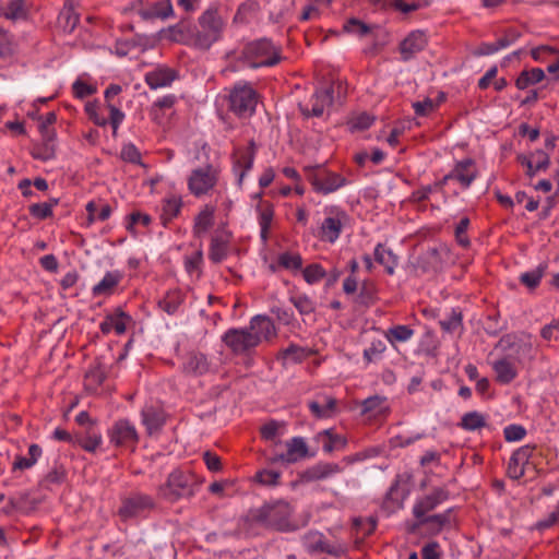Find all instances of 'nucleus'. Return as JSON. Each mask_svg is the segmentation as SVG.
Returning <instances> with one entry per match:
<instances>
[{
  "label": "nucleus",
  "mask_w": 559,
  "mask_h": 559,
  "mask_svg": "<svg viewBox=\"0 0 559 559\" xmlns=\"http://www.w3.org/2000/svg\"><path fill=\"white\" fill-rule=\"evenodd\" d=\"M226 27V19L216 8L206 9L198 19L193 28L183 23L170 27L173 39L200 50H209L213 44L222 39Z\"/></svg>",
  "instance_id": "nucleus-1"
},
{
  "label": "nucleus",
  "mask_w": 559,
  "mask_h": 559,
  "mask_svg": "<svg viewBox=\"0 0 559 559\" xmlns=\"http://www.w3.org/2000/svg\"><path fill=\"white\" fill-rule=\"evenodd\" d=\"M292 512L288 503L278 501L250 510L246 521L251 525L286 532L295 528L290 519Z\"/></svg>",
  "instance_id": "nucleus-2"
},
{
  "label": "nucleus",
  "mask_w": 559,
  "mask_h": 559,
  "mask_svg": "<svg viewBox=\"0 0 559 559\" xmlns=\"http://www.w3.org/2000/svg\"><path fill=\"white\" fill-rule=\"evenodd\" d=\"M201 481L189 469H174L166 481L158 486L157 496L170 503L192 498L199 490Z\"/></svg>",
  "instance_id": "nucleus-3"
},
{
  "label": "nucleus",
  "mask_w": 559,
  "mask_h": 559,
  "mask_svg": "<svg viewBox=\"0 0 559 559\" xmlns=\"http://www.w3.org/2000/svg\"><path fill=\"white\" fill-rule=\"evenodd\" d=\"M238 60L250 68L272 67L281 60V48L270 39H257L245 45Z\"/></svg>",
  "instance_id": "nucleus-4"
},
{
  "label": "nucleus",
  "mask_w": 559,
  "mask_h": 559,
  "mask_svg": "<svg viewBox=\"0 0 559 559\" xmlns=\"http://www.w3.org/2000/svg\"><path fill=\"white\" fill-rule=\"evenodd\" d=\"M221 177V168L211 163L193 168L187 177L189 192L195 198L211 194Z\"/></svg>",
  "instance_id": "nucleus-5"
},
{
  "label": "nucleus",
  "mask_w": 559,
  "mask_h": 559,
  "mask_svg": "<svg viewBox=\"0 0 559 559\" xmlns=\"http://www.w3.org/2000/svg\"><path fill=\"white\" fill-rule=\"evenodd\" d=\"M157 503L153 496L142 491H132L121 499L118 515L122 521L144 519L154 511Z\"/></svg>",
  "instance_id": "nucleus-6"
},
{
  "label": "nucleus",
  "mask_w": 559,
  "mask_h": 559,
  "mask_svg": "<svg viewBox=\"0 0 559 559\" xmlns=\"http://www.w3.org/2000/svg\"><path fill=\"white\" fill-rule=\"evenodd\" d=\"M258 104V94L247 83L236 84L229 93V109L238 117H250Z\"/></svg>",
  "instance_id": "nucleus-7"
},
{
  "label": "nucleus",
  "mask_w": 559,
  "mask_h": 559,
  "mask_svg": "<svg viewBox=\"0 0 559 559\" xmlns=\"http://www.w3.org/2000/svg\"><path fill=\"white\" fill-rule=\"evenodd\" d=\"M109 442L116 448L134 450L139 443V432L134 424L121 418L116 420L107 431Z\"/></svg>",
  "instance_id": "nucleus-8"
},
{
  "label": "nucleus",
  "mask_w": 559,
  "mask_h": 559,
  "mask_svg": "<svg viewBox=\"0 0 559 559\" xmlns=\"http://www.w3.org/2000/svg\"><path fill=\"white\" fill-rule=\"evenodd\" d=\"M257 147L253 141L246 146H237L231 154L233 171L237 177V183L242 187L246 175L252 169Z\"/></svg>",
  "instance_id": "nucleus-9"
},
{
  "label": "nucleus",
  "mask_w": 559,
  "mask_h": 559,
  "mask_svg": "<svg viewBox=\"0 0 559 559\" xmlns=\"http://www.w3.org/2000/svg\"><path fill=\"white\" fill-rule=\"evenodd\" d=\"M222 341L236 355L247 354L257 347V338L246 328L227 330Z\"/></svg>",
  "instance_id": "nucleus-10"
},
{
  "label": "nucleus",
  "mask_w": 559,
  "mask_h": 559,
  "mask_svg": "<svg viewBox=\"0 0 559 559\" xmlns=\"http://www.w3.org/2000/svg\"><path fill=\"white\" fill-rule=\"evenodd\" d=\"M449 499V491L443 487L433 488L429 493L418 498L413 506V515L416 521L428 516L427 514Z\"/></svg>",
  "instance_id": "nucleus-11"
},
{
  "label": "nucleus",
  "mask_w": 559,
  "mask_h": 559,
  "mask_svg": "<svg viewBox=\"0 0 559 559\" xmlns=\"http://www.w3.org/2000/svg\"><path fill=\"white\" fill-rule=\"evenodd\" d=\"M166 421L167 415L160 406L146 404L141 411V423L150 437L158 436Z\"/></svg>",
  "instance_id": "nucleus-12"
},
{
  "label": "nucleus",
  "mask_w": 559,
  "mask_h": 559,
  "mask_svg": "<svg viewBox=\"0 0 559 559\" xmlns=\"http://www.w3.org/2000/svg\"><path fill=\"white\" fill-rule=\"evenodd\" d=\"M249 334L257 338V347L264 341H270L276 336V328L272 319L264 314H257L251 318L246 328Z\"/></svg>",
  "instance_id": "nucleus-13"
},
{
  "label": "nucleus",
  "mask_w": 559,
  "mask_h": 559,
  "mask_svg": "<svg viewBox=\"0 0 559 559\" xmlns=\"http://www.w3.org/2000/svg\"><path fill=\"white\" fill-rule=\"evenodd\" d=\"M332 96L328 90L313 93L309 99L299 103V109L306 118L321 117L331 105Z\"/></svg>",
  "instance_id": "nucleus-14"
},
{
  "label": "nucleus",
  "mask_w": 559,
  "mask_h": 559,
  "mask_svg": "<svg viewBox=\"0 0 559 559\" xmlns=\"http://www.w3.org/2000/svg\"><path fill=\"white\" fill-rule=\"evenodd\" d=\"M478 176L476 163L472 158H464L454 164L450 177L464 190L468 189Z\"/></svg>",
  "instance_id": "nucleus-15"
},
{
  "label": "nucleus",
  "mask_w": 559,
  "mask_h": 559,
  "mask_svg": "<svg viewBox=\"0 0 559 559\" xmlns=\"http://www.w3.org/2000/svg\"><path fill=\"white\" fill-rule=\"evenodd\" d=\"M302 545L310 555L329 554L337 556L341 547L330 544L323 534L319 532H309L302 538Z\"/></svg>",
  "instance_id": "nucleus-16"
},
{
  "label": "nucleus",
  "mask_w": 559,
  "mask_h": 559,
  "mask_svg": "<svg viewBox=\"0 0 559 559\" xmlns=\"http://www.w3.org/2000/svg\"><path fill=\"white\" fill-rule=\"evenodd\" d=\"M286 449L287 451L285 453L273 456L271 462L296 463L309 455L308 445L301 437H294L288 440L286 442Z\"/></svg>",
  "instance_id": "nucleus-17"
},
{
  "label": "nucleus",
  "mask_w": 559,
  "mask_h": 559,
  "mask_svg": "<svg viewBox=\"0 0 559 559\" xmlns=\"http://www.w3.org/2000/svg\"><path fill=\"white\" fill-rule=\"evenodd\" d=\"M534 448L524 445L515 450L508 463L507 474L512 479H520L525 474V467L530 463Z\"/></svg>",
  "instance_id": "nucleus-18"
},
{
  "label": "nucleus",
  "mask_w": 559,
  "mask_h": 559,
  "mask_svg": "<svg viewBox=\"0 0 559 559\" xmlns=\"http://www.w3.org/2000/svg\"><path fill=\"white\" fill-rule=\"evenodd\" d=\"M177 78L178 74L176 70L165 66H158L145 73L144 81L151 90H158L170 86Z\"/></svg>",
  "instance_id": "nucleus-19"
},
{
  "label": "nucleus",
  "mask_w": 559,
  "mask_h": 559,
  "mask_svg": "<svg viewBox=\"0 0 559 559\" xmlns=\"http://www.w3.org/2000/svg\"><path fill=\"white\" fill-rule=\"evenodd\" d=\"M131 321L132 318L128 313L117 308L112 313L106 314L99 324V330L103 334L115 331L118 335H121L127 331V325Z\"/></svg>",
  "instance_id": "nucleus-20"
},
{
  "label": "nucleus",
  "mask_w": 559,
  "mask_h": 559,
  "mask_svg": "<svg viewBox=\"0 0 559 559\" xmlns=\"http://www.w3.org/2000/svg\"><path fill=\"white\" fill-rule=\"evenodd\" d=\"M308 407L317 418H330L338 411L337 400L326 394L317 395L308 403Z\"/></svg>",
  "instance_id": "nucleus-21"
},
{
  "label": "nucleus",
  "mask_w": 559,
  "mask_h": 559,
  "mask_svg": "<svg viewBox=\"0 0 559 559\" xmlns=\"http://www.w3.org/2000/svg\"><path fill=\"white\" fill-rule=\"evenodd\" d=\"M122 88L118 84H110L105 93V102L107 105V108L109 110V122L112 128V133L116 134L120 124L124 120V114L122 110H120L117 105L112 102L114 97L118 96L121 93Z\"/></svg>",
  "instance_id": "nucleus-22"
},
{
  "label": "nucleus",
  "mask_w": 559,
  "mask_h": 559,
  "mask_svg": "<svg viewBox=\"0 0 559 559\" xmlns=\"http://www.w3.org/2000/svg\"><path fill=\"white\" fill-rule=\"evenodd\" d=\"M143 20H166L174 16L171 0H157L139 10Z\"/></svg>",
  "instance_id": "nucleus-23"
},
{
  "label": "nucleus",
  "mask_w": 559,
  "mask_h": 559,
  "mask_svg": "<svg viewBox=\"0 0 559 559\" xmlns=\"http://www.w3.org/2000/svg\"><path fill=\"white\" fill-rule=\"evenodd\" d=\"M452 521V509H449L442 513L428 515L420 521H416L412 524L411 532H416L420 527L427 525L431 533L438 534L444 526H450Z\"/></svg>",
  "instance_id": "nucleus-24"
},
{
  "label": "nucleus",
  "mask_w": 559,
  "mask_h": 559,
  "mask_svg": "<svg viewBox=\"0 0 559 559\" xmlns=\"http://www.w3.org/2000/svg\"><path fill=\"white\" fill-rule=\"evenodd\" d=\"M183 202L180 195L165 197L159 206V219L164 227L179 216Z\"/></svg>",
  "instance_id": "nucleus-25"
},
{
  "label": "nucleus",
  "mask_w": 559,
  "mask_h": 559,
  "mask_svg": "<svg viewBox=\"0 0 559 559\" xmlns=\"http://www.w3.org/2000/svg\"><path fill=\"white\" fill-rule=\"evenodd\" d=\"M255 211L260 226V237L265 243L270 238V231L274 221V206L269 201H260L255 206Z\"/></svg>",
  "instance_id": "nucleus-26"
},
{
  "label": "nucleus",
  "mask_w": 559,
  "mask_h": 559,
  "mask_svg": "<svg viewBox=\"0 0 559 559\" xmlns=\"http://www.w3.org/2000/svg\"><path fill=\"white\" fill-rule=\"evenodd\" d=\"M427 45V37L424 32H412L400 45V51L403 60L411 59L414 55L421 51Z\"/></svg>",
  "instance_id": "nucleus-27"
},
{
  "label": "nucleus",
  "mask_w": 559,
  "mask_h": 559,
  "mask_svg": "<svg viewBox=\"0 0 559 559\" xmlns=\"http://www.w3.org/2000/svg\"><path fill=\"white\" fill-rule=\"evenodd\" d=\"M215 206L205 204L194 217L193 235L198 238L203 237L214 225Z\"/></svg>",
  "instance_id": "nucleus-28"
},
{
  "label": "nucleus",
  "mask_w": 559,
  "mask_h": 559,
  "mask_svg": "<svg viewBox=\"0 0 559 559\" xmlns=\"http://www.w3.org/2000/svg\"><path fill=\"white\" fill-rule=\"evenodd\" d=\"M345 182V179L333 173H320L312 179L313 189L324 194L334 192Z\"/></svg>",
  "instance_id": "nucleus-29"
},
{
  "label": "nucleus",
  "mask_w": 559,
  "mask_h": 559,
  "mask_svg": "<svg viewBox=\"0 0 559 559\" xmlns=\"http://www.w3.org/2000/svg\"><path fill=\"white\" fill-rule=\"evenodd\" d=\"M121 281L122 274L119 271L106 272L104 277L92 287V295L94 297L110 296Z\"/></svg>",
  "instance_id": "nucleus-30"
},
{
  "label": "nucleus",
  "mask_w": 559,
  "mask_h": 559,
  "mask_svg": "<svg viewBox=\"0 0 559 559\" xmlns=\"http://www.w3.org/2000/svg\"><path fill=\"white\" fill-rule=\"evenodd\" d=\"M85 210L87 212V226H91L96 222L107 221L112 213L111 206L108 203L103 202L102 200H92L87 202V204L85 205Z\"/></svg>",
  "instance_id": "nucleus-31"
},
{
  "label": "nucleus",
  "mask_w": 559,
  "mask_h": 559,
  "mask_svg": "<svg viewBox=\"0 0 559 559\" xmlns=\"http://www.w3.org/2000/svg\"><path fill=\"white\" fill-rule=\"evenodd\" d=\"M182 369L186 373L201 376L209 371L210 364L205 355L201 353H189L185 359Z\"/></svg>",
  "instance_id": "nucleus-32"
},
{
  "label": "nucleus",
  "mask_w": 559,
  "mask_h": 559,
  "mask_svg": "<svg viewBox=\"0 0 559 559\" xmlns=\"http://www.w3.org/2000/svg\"><path fill=\"white\" fill-rule=\"evenodd\" d=\"M342 221L338 215L326 216L321 224L319 237L323 241L334 242L341 234Z\"/></svg>",
  "instance_id": "nucleus-33"
},
{
  "label": "nucleus",
  "mask_w": 559,
  "mask_h": 559,
  "mask_svg": "<svg viewBox=\"0 0 559 559\" xmlns=\"http://www.w3.org/2000/svg\"><path fill=\"white\" fill-rule=\"evenodd\" d=\"M185 301V295L179 289L168 290L165 296L158 301L160 310L169 316L178 312L179 308Z\"/></svg>",
  "instance_id": "nucleus-34"
},
{
  "label": "nucleus",
  "mask_w": 559,
  "mask_h": 559,
  "mask_svg": "<svg viewBox=\"0 0 559 559\" xmlns=\"http://www.w3.org/2000/svg\"><path fill=\"white\" fill-rule=\"evenodd\" d=\"M43 454L41 448L33 443L28 447V456L16 455L12 464V472L32 468Z\"/></svg>",
  "instance_id": "nucleus-35"
},
{
  "label": "nucleus",
  "mask_w": 559,
  "mask_h": 559,
  "mask_svg": "<svg viewBox=\"0 0 559 559\" xmlns=\"http://www.w3.org/2000/svg\"><path fill=\"white\" fill-rule=\"evenodd\" d=\"M229 251V239L226 236H215L211 240L209 258L214 263L224 261Z\"/></svg>",
  "instance_id": "nucleus-36"
},
{
  "label": "nucleus",
  "mask_w": 559,
  "mask_h": 559,
  "mask_svg": "<svg viewBox=\"0 0 559 559\" xmlns=\"http://www.w3.org/2000/svg\"><path fill=\"white\" fill-rule=\"evenodd\" d=\"M492 367L497 376V381L503 384L513 381L518 374L514 365L507 358L495 361Z\"/></svg>",
  "instance_id": "nucleus-37"
},
{
  "label": "nucleus",
  "mask_w": 559,
  "mask_h": 559,
  "mask_svg": "<svg viewBox=\"0 0 559 559\" xmlns=\"http://www.w3.org/2000/svg\"><path fill=\"white\" fill-rule=\"evenodd\" d=\"M376 520L369 518H358L352 521V534L355 532V543L359 544L366 536L370 535L376 528Z\"/></svg>",
  "instance_id": "nucleus-38"
},
{
  "label": "nucleus",
  "mask_w": 559,
  "mask_h": 559,
  "mask_svg": "<svg viewBox=\"0 0 559 559\" xmlns=\"http://www.w3.org/2000/svg\"><path fill=\"white\" fill-rule=\"evenodd\" d=\"M280 355L284 362L297 364L312 356L313 350L293 344L283 349Z\"/></svg>",
  "instance_id": "nucleus-39"
},
{
  "label": "nucleus",
  "mask_w": 559,
  "mask_h": 559,
  "mask_svg": "<svg viewBox=\"0 0 559 559\" xmlns=\"http://www.w3.org/2000/svg\"><path fill=\"white\" fill-rule=\"evenodd\" d=\"M373 4H384L386 0H369ZM391 7L402 13H411L430 4L429 0H413L412 2H405L404 0H392Z\"/></svg>",
  "instance_id": "nucleus-40"
},
{
  "label": "nucleus",
  "mask_w": 559,
  "mask_h": 559,
  "mask_svg": "<svg viewBox=\"0 0 559 559\" xmlns=\"http://www.w3.org/2000/svg\"><path fill=\"white\" fill-rule=\"evenodd\" d=\"M414 330L408 325L399 324L388 329L384 335L388 342L392 346H395L397 343H405L409 341L414 336Z\"/></svg>",
  "instance_id": "nucleus-41"
},
{
  "label": "nucleus",
  "mask_w": 559,
  "mask_h": 559,
  "mask_svg": "<svg viewBox=\"0 0 559 559\" xmlns=\"http://www.w3.org/2000/svg\"><path fill=\"white\" fill-rule=\"evenodd\" d=\"M547 270L546 263L538 264L534 270L524 272L520 275L519 281L528 289H535Z\"/></svg>",
  "instance_id": "nucleus-42"
},
{
  "label": "nucleus",
  "mask_w": 559,
  "mask_h": 559,
  "mask_svg": "<svg viewBox=\"0 0 559 559\" xmlns=\"http://www.w3.org/2000/svg\"><path fill=\"white\" fill-rule=\"evenodd\" d=\"M376 261L383 265L388 274L394 273L395 266L397 265V259L391 250L384 248L382 245H378L374 248Z\"/></svg>",
  "instance_id": "nucleus-43"
},
{
  "label": "nucleus",
  "mask_w": 559,
  "mask_h": 559,
  "mask_svg": "<svg viewBox=\"0 0 559 559\" xmlns=\"http://www.w3.org/2000/svg\"><path fill=\"white\" fill-rule=\"evenodd\" d=\"M59 200L55 198L50 199L48 202L34 203L29 205L28 212L32 217L43 221L52 216L53 207L57 206Z\"/></svg>",
  "instance_id": "nucleus-44"
},
{
  "label": "nucleus",
  "mask_w": 559,
  "mask_h": 559,
  "mask_svg": "<svg viewBox=\"0 0 559 559\" xmlns=\"http://www.w3.org/2000/svg\"><path fill=\"white\" fill-rule=\"evenodd\" d=\"M545 78V73L539 68H534L530 71H523L520 73L515 81V85L519 90H525L530 85L539 83Z\"/></svg>",
  "instance_id": "nucleus-45"
},
{
  "label": "nucleus",
  "mask_w": 559,
  "mask_h": 559,
  "mask_svg": "<svg viewBox=\"0 0 559 559\" xmlns=\"http://www.w3.org/2000/svg\"><path fill=\"white\" fill-rule=\"evenodd\" d=\"M281 267L297 273L302 270L304 260L299 253L283 252L277 258Z\"/></svg>",
  "instance_id": "nucleus-46"
},
{
  "label": "nucleus",
  "mask_w": 559,
  "mask_h": 559,
  "mask_svg": "<svg viewBox=\"0 0 559 559\" xmlns=\"http://www.w3.org/2000/svg\"><path fill=\"white\" fill-rule=\"evenodd\" d=\"M289 301L295 306L301 316L310 314L316 309L313 300L302 293H293L289 296Z\"/></svg>",
  "instance_id": "nucleus-47"
},
{
  "label": "nucleus",
  "mask_w": 559,
  "mask_h": 559,
  "mask_svg": "<svg viewBox=\"0 0 559 559\" xmlns=\"http://www.w3.org/2000/svg\"><path fill=\"white\" fill-rule=\"evenodd\" d=\"M102 442V435L95 431H88L85 436L75 439V444L91 453L95 452L100 447Z\"/></svg>",
  "instance_id": "nucleus-48"
},
{
  "label": "nucleus",
  "mask_w": 559,
  "mask_h": 559,
  "mask_svg": "<svg viewBox=\"0 0 559 559\" xmlns=\"http://www.w3.org/2000/svg\"><path fill=\"white\" fill-rule=\"evenodd\" d=\"M25 0H9L2 15L7 20L16 21L26 16Z\"/></svg>",
  "instance_id": "nucleus-49"
},
{
  "label": "nucleus",
  "mask_w": 559,
  "mask_h": 559,
  "mask_svg": "<svg viewBox=\"0 0 559 559\" xmlns=\"http://www.w3.org/2000/svg\"><path fill=\"white\" fill-rule=\"evenodd\" d=\"M319 439L322 441V447L325 452H331L345 444V439L335 435L332 430H324L319 433Z\"/></svg>",
  "instance_id": "nucleus-50"
},
{
  "label": "nucleus",
  "mask_w": 559,
  "mask_h": 559,
  "mask_svg": "<svg viewBox=\"0 0 559 559\" xmlns=\"http://www.w3.org/2000/svg\"><path fill=\"white\" fill-rule=\"evenodd\" d=\"M96 92L97 86L82 78H78L72 84V93L74 97L80 99L94 95Z\"/></svg>",
  "instance_id": "nucleus-51"
},
{
  "label": "nucleus",
  "mask_w": 559,
  "mask_h": 559,
  "mask_svg": "<svg viewBox=\"0 0 559 559\" xmlns=\"http://www.w3.org/2000/svg\"><path fill=\"white\" fill-rule=\"evenodd\" d=\"M441 329L448 333H454L462 330V313L453 309L451 313L439 321Z\"/></svg>",
  "instance_id": "nucleus-52"
},
{
  "label": "nucleus",
  "mask_w": 559,
  "mask_h": 559,
  "mask_svg": "<svg viewBox=\"0 0 559 559\" xmlns=\"http://www.w3.org/2000/svg\"><path fill=\"white\" fill-rule=\"evenodd\" d=\"M283 425L276 420H270L260 428V433L263 440L277 444L280 442V430Z\"/></svg>",
  "instance_id": "nucleus-53"
},
{
  "label": "nucleus",
  "mask_w": 559,
  "mask_h": 559,
  "mask_svg": "<svg viewBox=\"0 0 559 559\" xmlns=\"http://www.w3.org/2000/svg\"><path fill=\"white\" fill-rule=\"evenodd\" d=\"M486 425L484 415L478 412H469L463 415L461 427L465 430H476Z\"/></svg>",
  "instance_id": "nucleus-54"
},
{
  "label": "nucleus",
  "mask_w": 559,
  "mask_h": 559,
  "mask_svg": "<svg viewBox=\"0 0 559 559\" xmlns=\"http://www.w3.org/2000/svg\"><path fill=\"white\" fill-rule=\"evenodd\" d=\"M301 272L304 280L309 285L319 283L325 276V271L319 263L309 264Z\"/></svg>",
  "instance_id": "nucleus-55"
},
{
  "label": "nucleus",
  "mask_w": 559,
  "mask_h": 559,
  "mask_svg": "<svg viewBox=\"0 0 559 559\" xmlns=\"http://www.w3.org/2000/svg\"><path fill=\"white\" fill-rule=\"evenodd\" d=\"M84 109L88 119L96 126L105 127L108 123L107 118L100 114V107L97 100L87 102Z\"/></svg>",
  "instance_id": "nucleus-56"
},
{
  "label": "nucleus",
  "mask_w": 559,
  "mask_h": 559,
  "mask_svg": "<svg viewBox=\"0 0 559 559\" xmlns=\"http://www.w3.org/2000/svg\"><path fill=\"white\" fill-rule=\"evenodd\" d=\"M386 345L381 340L372 341L371 344L364 350V358L366 362L370 364L381 358L385 352Z\"/></svg>",
  "instance_id": "nucleus-57"
},
{
  "label": "nucleus",
  "mask_w": 559,
  "mask_h": 559,
  "mask_svg": "<svg viewBox=\"0 0 559 559\" xmlns=\"http://www.w3.org/2000/svg\"><path fill=\"white\" fill-rule=\"evenodd\" d=\"M281 473L275 469H261L257 472L254 479L263 486H276L280 481Z\"/></svg>",
  "instance_id": "nucleus-58"
},
{
  "label": "nucleus",
  "mask_w": 559,
  "mask_h": 559,
  "mask_svg": "<svg viewBox=\"0 0 559 559\" xmlns=\"http://www.w3.org/2000/svg\"><path fill=\"white\" fill-rule=\"evenodd\" d=\"M120 156L124 162L141 164V153L133 143H127L122 146Z\"/></svg>",
  "instance_id": "nucleus-59"
},
{
  "label": "nucleus",
  "mask_w": 559,
  "mask_h": 559,
  "mask_svg": "<svg viewBox=\"0 0 559 559\" xmlns=\"http://www.w3.org/2000/svg\"><path fill=\"white\" fill-rule=\"evenodd\" d=\"M527 159H532L535 165V171L546 170L550 164L548 153L543 150H536L527 156Z\"/></svg>",
  "instance_id": "nucleus-60"
},
{
  "label": "nucleus",
  "mask_w": 559,
  "mask_h": 559,
  "mask_svg": "<svg viewBox=\"0 0 559 559\" xmlns=\"http://www.w3.org/2000/svg\"><path fill=\"white\" fill-rule=\"evenodd\" d=\"M374 121V117L370 114L362 111L356 116H352V130L368 129Z\"/></svg>",
  "instance_id": "nucleus-61"
},
{
  "label": "nucleus",
  "mask_w": 559,
  "mask_h": 559,
  "mask_svg": "<svg viewBox=\"0 0 559 559\" xmlns=\"http://www.w3.org/2000/svg\"><path fill=\"white\" fill-rule=\"evenodd\" d=\"M381 405H382V401L378 396L366 399L361 403V413L362 414L370 413L371 415L380 414L381 413Z\"/></svg>",
  "instance_id": "nucleus-62"
},
{
  "label": "nucleus",
  "mask_w": 559,
  "mask_h": 559,
  "mask_svg": "<svg viewBox=\"0 0 559 559\" xmlns=\"http://www.w3.org/2000/svg\"><path fill=\"white\" fill-rule=\"evenodd\" d=\"M332 468L330 465H318L305 473V478L309 480L321 479L330 475Z\"/></svg>",
  "instance_id": "nucleus-63"
},
{
  "label": "nucleus",
  "mask_w": 559,
  "mask_h": 559,
  "mask_svg": "<svg viewBox=\"0 0 559 559\" xmlns=\"http://www.w3.org/2000/svg\"><path fill=\"white\" fill-rule=\"evenodd\" d=\"M59 19H64L67 21V27H69L70 31L74 29L80 20L79 14L74 12L73 5H64Z\"/></svg>",
  "instance_id": "nucleus-64"
}]
</instances>
